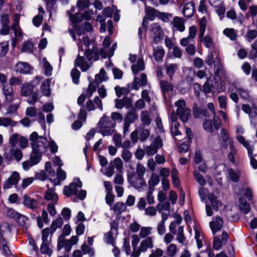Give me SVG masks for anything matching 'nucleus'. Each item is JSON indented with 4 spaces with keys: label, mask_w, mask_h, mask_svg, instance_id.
<instances>
[{
    "label": "nucleus",
    "mask_w": 257,
    "mask_h": 257,
    "mask_svg": "<svg viewBox=\"0 0 257 257\" xmlns=\"http://www.w3.org/2000/svg\"><path fill=\"white\" fill-rule=\"evenodd\" d=\"M165 67L166 69V73L171 80L173 75L178 69V65L176 64H166Z\"/></svg>",
    "instance_id": "nucleus-33"
},
{
    "label": "nucleus",
    "mask_w": 257,
    "mask_h": 257,
    "mask_svg": "<svg viewBox=\"0 0 257 257\" xmlns=\"http://www.w3.org/2000/svg\"><path fill=\"white\" fill-rule=\"evenodd\" d=\"M17 122L11 119L9 117H0V126L7 127L8 126L14 127L16 125Z\"/></svg>",
    "instance_id": "nucleus-29"
},
{
    "label": "nucleus",
    "mask_w": 257,
    "mask_h": 257,
    "mask_svg": "<svg viewBox=\"0 0 257 257\" xmlns=\"http://www.w3.org/2000/svg\"><path fill=\"white\" fill-rule=\"evenodd\" d=\"M71 75L73 82L75 84H78L79 83V79L80 75V72L76 68L73 69L71 72Z\"/></svg>",
    "instance_id": "nucleus-51"
},
{
    "label": "nucleus",
    "mask_w": 257,
    "mask_h": 257,
    "mask_svg": "<svg viewBox=\"0 0 257 257\" xmlns=\"http://www.w3.org/2000/svg\"><path fill=\"white\" fill-rule=\"evenodd\" d=\"M177 107V114L183 122H186L191 115V110L186 106L185 101L180 99L175 102Z\"/></svg>",
    "instance_id": "nucleus-4"
},
{
    "label": "nucleus",
    "mask_w": 257,
    "mask_h": 257,
    "mask_svg": "<svg viewBox=\"0 0 257 257\" xmlns=\"http://www.w3.org/2000/svg\"><path fill=\"white\" fill-rule=\"evenodd\" d=\"M70 12H68L70 19L74 24H76L81 22L84 18L86 20H89L90 19V16L86 12L84 13L83 15L80 13H76L73 15L71 14Z\"/></svg>",
    "instance_id": "nucleus-19"
},
{
    "label": "nucleus",
    "mask_w": 257,
    "mask_h": 257,
    "mask_svg": "<svg viewBox=\"0 0 257 257\" xmlns=\"http://www.w3.org/2000/svg\"><path fill=\"white\" fill-rule=\"evenodd\" d=\"M106 72L103 69H101L99 73L95 76V81L96 83H100L103 81L107 80L108 78L105 76Z\"/></svg>",
    "instance_id": "nucleus-41"
},
{
    "label": "nucleus",
    "mask_w": 257,
    "mask_h": 257,
    "mask_svg": "<svg viewBox=\"0 0 257 257\" xmlns=\"http://www.w3.org/2000/svg\"><path fill=\"white\" fill-rule=\"evenodd\" d=\"M21 136L17 133L12 135L9 139V143L12 147H15L19 143Z\"/></svg>",
    "instance_id": "nucleus-52"
},
{
    "label": "nucleus",
    "mask_w": 257,
    "mask_h": 257,
    "mask_svg": "<svg viewBox=\"0 0 257 257\" xmlns=\"http://www.w3.org/2000/svg\"><path fill=\"white\" fill-rule=\"evenodd\" d=\"M84 55L89 61L93 59L97 60L99 58V50L97 47H93L92 49H88Z\"/></svg>",
    "instance_id": "nucleus-17"
},
{
    "label": "nucleus",
    "mask_w": 257,
    "mask_h": 257,
    "mask_svg": "<svg viewBox=\"0 0 257 257\" xmlns=\"http://www.w3.org/2000/svg\"><path fill=\"white\" fill-rule=\"evenodd\" d=\"M207 110L204 107H199L197 104H194L193 107V114L195 118H199L201 115L207 116Z\"/></svg>",
    "instance_id": "nucleus-23"
},
{
    "label": "nucleus",
    "mask_w": 257,
    "mask_h": 257,
    "mask_svg": "<svg viewBox=\"0 0 257 257\" xmlns=\"http://www.w3.org/2000/svg\"><path fill=\"white\" fill-rule=\"evenodd\" d=\"M15 70L20 73L26 74L30 70V65L25 62H19L15 66Z\"/></svg>",
    "instance_id": "nucleus-24"
},
{
    "label": "nucleus",
    "mask_w": 257,
    "mask_h": 257,
    "mask_svg": "<svg viewBox=\"0 0 257 257\" xmlns=\"http://www.w3.org/2000/svg\"><path fill=\"white\" fill-rule=\"evenodd\" d=\"M141 119L144 125H149L151 123V119L150 118L149 112L147 111H142L141 114Z\"/></svg>",
    "instance_id": "nucleus-45"
},
{
    "label": "nucleus",
    "mask_w": 257,
    "mask_h": 257,
    "mask_svg": "<svg viewBox=\"0 0 257 257\" xmlns=\"http://www.w3.org/2000/svg\"><path fill=\"white\" fill-rule=\"evenodd\" d=\"M155 189H149L146 195V199L149 204H153L155 202L154 197L153 195Z\"/></svg>",
    "instance_id": "nucleus-60"
},
{
    "label": "nucleus",
    "mask_w": 257,
    "mask_h": 257,
    "mask_svg": "<svg viewBox=\"0 0 257 257\" xmlns=\"http://www.w3.org/2000/svg\"><path fill=\"white\" fill-rule=\"evenodd\" d=\"M42 154L39 153L38 152H35L34 151L32 150L31 153L30 160L32 162L33 164L37 165L38 164L42 159Z\"/></svg>",
    "instance_id": "nucleus-36"
},
{
    "label": "nucleus",
    "mask_w": 257,
    "mask_h": 257,
    "mask_svg": "<svg viewBox=\"0 0 257 257\" xmlns=\"http://www.w3.org/2000/svg\"><path fill=\"white\" fill-rule=\"evenodd\" d=\"M146 172V168L142 164L139 163L136 167V173L138 177H143Z\"/></svg>",
    "instance_id": "nucleus-57"
},
{
    "label": "nucleus",
    "mask_w": 257,
    "mask_h": 257,
    "mask_svg": "<svg viewBox=\"0 0 257 257\" xmlns=\"http://www.w3.org/2000/svg\"><path fill=\"white\" fill-rule=\"evenodd\" d=\"M165 54V51L161 46L154 48L153 55L156 61H161Z\"/></svg>",
    "instance_id": "nucleus-30"
},
{
    "label": "nucleus",
    "mask_w": 257,
    "mask_h": 257,
    "mask_svg": "<svg viewBox=\"0 0 257 257\" xmlns=\"http://www.w3.org/2000/svg\"><path fill=\"white\" fill-rule=\"evenodd\" d=\"M146 12L149 19L153 21L157 14V11L151 7H146Z\"/></svg>",
    "instance_id": "nucleus-49"
},
{
    "label": "nucleus",
    "mask_w": 257,
    "mask_h": 257,
    "mask_svg": "<svg viewBox=\"0 0 257 257\" xmlns=\"http://www.w3.org/2000/svg\"><path fill=\"white\" fill-rule=\"evenodd\" d=\"M97 126L99 133L103 136L111 135L114 132L115 123L111 119L104 114L98 122Z\"/></svg>",
    "instance_id": "nucleus-2"
},
{
    "label": "nucleus",
    "mask_w": 257,
    "mask_h": 257,
    "mask_svg": "<svg viewBox=\"0 0 257 257\" xmlns=\"http://www.w3.org/2000/svg\"><path fill=\"white\" fill-rule=\"evenodd\" d=\"M235 89L241 97L247 98L249 97V93L247 90L239 86H235Z\"/></svg>",
    "instance_id": "nucleus-59"
},
{
    "label": "nucleus",
    "mask_w": 257,
    "mask_h": 257,
    "mask_svg": "<svg viewBox=\"0 0 257 257\" xmlns=\"http://www.w3.org/2000/svg\"><path fill=\"white\" fill-rule=\"evenodd\" d=\"M128 181L134 188L138 189L146 186V183L143 177L134 176H128Z\"/></svg>",
    "instance_id": "nucleus-12"
},
{
    "label": "nucleus",
    "mask_w": 257,
    "mask_h": 257,
    "mask_svg": "<svg viewBox=\"0 0 257 257\" xmlns=\"http://www.w3.org/2000/svg\"><path fill=\"white\" fill-rule=\"evenodd\" d=\"M40 251L43 254H49L51 252L49 248V241L42 242L40 247Z\"/></svg>",
    "instance_id": "nucleus-62"
},
{
    "label": "nucleus",
    "mask_w": 257,
    "mask_h": 257,
    "mask_svg": "<svg viewBox=\"0 0 257 257\" xmlns=\"http://www.w3.org/2000/svg\"><path fill=\"white\" fill-rule=\"evenodd\" d=\"M194 175L197 182L201 185L204 186L206 184V181L204 177L198 171H194Z\"/></svg>",
    "instance_id": "nucleus-50"
},
{
    "label": "nucleus",
    "mask_w": 257,
    "mask_h": 257,
    "mask_svg": "<svg viewBox=\"0 0 257 257\" xmlns=\"http://www.w3.org/2000/svg\"><path fill=\"white\" fill-rule=\"evenodd\" d=\"M29 140L32 150L42 154L46 152L49 143L46 138L39 136L36 132H34L30 135Z\"/></svg>",
    "instance_id": "nucleus-1"
},
{
    "label": "nucleus",
    "mask_w": 257,
    "mask_h": 257,
    "mask_svg": "<svg viewBox=\"0 0 257 257\" xmlns=\"http://www.w3.org/2000/svg\"><path fill=\"white\" fill-rule=\"evenodd\" d=\"M74 65L76 67H80L82 71H87L90 67V65L85 61L84 56H81L79 54L75 59Z\"/></svg>",
    "instance_id": "nucleus-16"
},
{
    "label": "nucleus",
    "mask_w": 257,
    "mask_h": 257,
    "mask_svg": "<svg viewBox=\"0 0 257 257\" xmlns=\"http://www.w3.org/2000/svg\"><path fill=\"white\" fill-rule=\"evenodd\" d=\"M110 119L113 122H115V123H116V122L120 123L122 121L123 116L120 113L116 112H113L111 114V118Z\"/></svg>",
    "instance_id": "nucleus-58"
},
{
    "label": "nucleus",
    "mask_w": 257,
    "mask_h": 257,
    "mask_svg": "<svg viewBox=\"0 0 257 257\" xmlns=\"http://www.w3.org/2000/svg\"><path fill=\"white\" fill-rule=\"evenodd\" d=\"M220 135L223 142L225 144L224 145H222V147L226 149L227 148L226 144L228 143L229 145V141L230 140H233V139L229 137V135L227 131L224 128L221 129Z\"/></svg>",
    "instance_id": "nucleus-32"
},
{
    "label": "nucleus",
    "mask_w": 257,
    "mask_h": 257,
    "mask_svg": "<svg viewBox=\"0 0 257 257\" xmlns=\"http://www.w3.org/2000/svg\"><path fill=\"white\" fill-rule=\"evenodd\" d=\"M3 228H6L9 230V225L7 223H4L0 227V249L3 252V253L6 256L10 255L11 251L8 246V243L7 240L4 238L3 233L5 230Z\"/></svg>",
    "instance_id": "nucleus-7"
},
{
    "label": "nucleus",
    "mask_w": 257,
    "mask_h": 257,
    "mask_svg": "<svg viewBox=\"0 0 257 257\" xmlns=\"http://www.w3.org/2000/svg\"><path fill=\"white\" fill-rule=\"evenodd\" d=\"M89 6V0H78L77 2V6L79 11H82L87 8Z\"/></svg>",
    "instance_id": "nucleus-63"
},
{
    "label": "nucleus",
    "mask_w": 257,
    "mask_h": 257,
    "mask_svg": "<svg viewBox=\"0 0 257 257\" xmlns=\"http://www.w3.org/2000/svg\"><path fill=\"white\" fill-rule=\"evenodd\" d=\"M195 5L193 2L186 4L184 7L183 13L184 16L187 18L191 17L194 13Z\"/></svg>",
    "instance_id": "nucleus-20"
},
{
    "label": "nucleus",
    "mask_w": 257,
    "mask_h": 257,
    "mask_svg": "<svg viewBox=\"0 0 257 257\" xmlns=\"http://www.w3.org/2000/svg\"><path fill=\"white\" fill-rule=\"evenodd\" d=\"M157 214L156 208L152 206H150L145 209V215L149 216H154Z\"/></svg>",
    "instance_id": "nucleus-61"
},
{
    "label": "nucleus",
    "mask_w": 257,
    "mask_h": 257,
    "mask_svg": "<svg viewBox=\"0 0 257 257\" xmlns=\"http://www.w3.org/2000/svg\"><path fill=\"white\" fill-rule=\"evenodd\" d=\"M20 180V174L17 171L13 172L10 176L4 182L3 189L7 190L11 188L13 186H17Z\"/></svg>",
    "instance_id": "nucleus-8"
},
{
    "label": "nucleus",
    "mask_w": 257,
    "mask_h": 257,
    "mask_svg": "<svg viewBox=\"0 0 257 257\" xmlns=\"http://www.w3.org/2000/svg\"><path fill=\"white\" fill-rule=\"evenodd\" d=\"M178 171L176 168H173L171 171V178L172 183L175 187H178L180 184L179 178L178 177Z\"/></svg>",
    "instance_id": "nucleus-42"
},
{
    "label": "nucleus",
    "mask_w": 257,
    "mask_h": 257,
    "mask_svg": "<svg viewBox=\"0 0 257 257\" xmlns=\"http://www.w3.org/2000/svg\"><path fill=\"white\" fill-rule=\"evenodd\" d=\"M162 146V140L160 137L158 136L155 138L150 145L144 147V149L148 156H152L156 154L158 149L161 148Z\"/></svg>",
    "instance_id": "nucleus-6"
},
{
    "label": "nucleus",
    "mask_w": 257,
    "mask_h": 257,
    "mask_svg": "<svg viewBox=\"0 0 257 257\" xmlns=\"http://www.w3.org/2000/svg\"><path fill=\"white\" fill-rule=\"evenodd\" d=\"M34 91V86L29 83H26L22 85L21 88V94L23 96H30L32 94V97L28 99V102L30 104L34 105L38 99V93Z\"/></svg>",
    "instance_id": "nucleus-5"
},
{
    "label": "nucleus",
    "mask_w": 257,
    "mask_h": 257,
    "mask_svg": "<svg viewBox=\"0 0 257 257\" xmlns=\"http://www.w3.org/2000/svg\"><path fill=\"white\" fill-rule=\"evenodd\" d=\"M132 70L135 75L138 74L139 71H143L145 69V64L142 58H139L136 64L132 66Z\"/></svg>",
    "instance_id": "nucleus-25"
},
{
    "label": "nucleus",
    "mask_w": 257,
    "mask_h": 257,
    "mask_svg": "<svg viewBox=\"0 0 257 257\" xmlns=\"http://www.w3.org/2000/svg\"><path fill=\"white\" fill-rule=\"evenodd\" d=\"M239 208L245 214L248 213L250 210V204L243 199H240L239 200Z\"/></svg>",
    "instance_id": "nucleus-39"
},
{
    "label": "nucleus",
    "mask_w": 257,
    "mask_h": 257,
    "mask_svg": "<svg viewBox=\"0 0 257 257\" xmlns=\"http://www.w3.org/2000/svg\"><path fill=\"white\" fill-rule=\"evenodd\" d=\"M126 209L125 204L123 202H117L113 207V210L117 214H120Z\"/></svg>",
    "instance_id": "nucleus-47"
},
{
    "label": "nucleus",
    "mask_w": 257,
    "mask_h": 257,
    "mask_svg": "<svg viewBox=\"0 0 257 257\" xmlns=\"http://www.w3.org/2000/svg\"><path fill=\"white\" fill-rule=\"evenodd\" d=\"M47 187H48V190L45 192V199L48 201H50L51 203H57L58 197L57 193L55 192V188H49V185H47Z\"/></svg>",
    "instance_id": "nucleus-15"
},
{
    "label": "nucleus",
    "mask_w": 257,
    "mask_h": 257,
    "mask_svg": "<svg viewBox=\"0 0 257 257\" xmlns=\"http://www.w3.org/2000/svg\"><path fill=\"white\" fill-rule=\"evenodd\" d=\"M98 84V83H96L95 81L93 82L89 83L86 92V96L88 98L92 96L93 93L96 91Z\"/></svg>",
    "instance_id": "nucleus-44"
},
{
    "label": "nucleus",
    "mask_w": 257,
    "mask_h": 257,
    "mask_svg": "<svg viewBox=\"0 0 257 257\" xmlns=\"http://www.w3.org/2000/svg\"><path fill=\"white\" fill-rule=\"evenodd\" d=\"M82 185V182L80 180H77L76 182L70 184L69 186H65L63 190L64 195L67 196L72 194L76 195L78 193V188H80Z\"/></svg>",
    "instance_id": "nucleus-9"
},
{
    "label": "nucleus",
    "mask_w": 257,
    "mask_h": 257,
    "mask_svg": "<svg viewBox=\"0 0 257 257\" xmlns=\"http://www.w3.org/2000/svg\"><path fill=\"white\" fill-rule=\"evenodd\" d=\"M199 38L200 41L203 42V44L207 48H210L213 46L214 43L212 38L209 35L204 36L206 30V19L205 17L199 21Z\"/></svg>",
    "instance_id": "nucleus-3"
},
{
    "label": "nucleus",
    "mask_w": 257,
    "mask_h": 257,
    "mask_svg": "<svg viewBox=\"0 0 257 257\" xmlns=\"http://www.w3.org/2000/svg\"><path fill=\"white\" fill-rule=\"evenodd\" d=\"M160 182L159 176L156 173H153L148 181L149 189H154L155 186Z\"/></svg>",
    "instance_id": "nucleus-31"
},
{
    "label": "nucleus",
    "mask_w": 257,
    "mask_h": 257,
    "mask_svg": "<svg viewBox=\"0 0 257 257\" xmlns=\"http://www.w3.org/2000/svg\"><path fill=\"white\" fill-rule=\"evenodd\" d=\"M9 153L18 162L20 161L23 157L22 152L19 149H11L9 151Z\"/></svg>",
    "instance_id": "nucleus-37"
},
{
    "label": "nucleus",
    "mask_w": 257,
    "mask_h": 257,
    "mask_svg": "<svg viewBox=\"0 0 257 257\" xmlns=\"http://www.w3.org/2000/svg\"><path fill=\"white\" fill-rule=\"evenodd\" d=\"M9 50V43L4 42L0 43V56H5Z\"/></svg>",
    "instance_id": "nucleus-55"
},
{
    "label": "nucleus",
    "mask_w": 257,
    "mask_h": 257,
    "mask_svg": "<svg viewBox=\"0 0 257 257\" xmlns=\"http://www.w3.org/2000/svg\"><path fill=\"white\" fill-rule=\"evenodd\" d=\"M63 223V220L62 218L61 217H58L55 221H54L50 227L51 233L53 234L56 231L57 228L61 227Z\"/></svg>",
    "instance_id": "nucleus-35"
},
{
    "label": "nucleus",
    "mask_w": 257,
    "mask_h": 257,
    "mask_svg": "<svg viewBox=\"0 0 257 257\" xmlns=\"http://www.w3.org/2000/svg\"><path fill=\"white\" fill-rule=\"evenodd\" d=\"M81 249L83 254L88 253L90 257H92L94 255V252L93 249L90 247L85 243L82 245Z\"/></svg>",
    "instance_id": "nucleus-54"
},
{
    "label": "nucleus",
    "mask_w": 257,
    "mask_h": 257,
    "mask_svg": "<svg viewBox=\"0 0 257 257\" xmlns=\"http://www.w3.org/2000/svg\"><path fill=\"white\" fill-rule=\"evenodd\" d=\"M43 65L45 68V74L47 76H50L52 74V67L50 64L45 58L43 59Z\"/></svg>",
    "instance_id": "nucleus-53"
},
{
    "label": "nucleus",
    "mask_w": 257,
    "mask_h": 257,
    "mask_svg": "<svg viewBox=\"0 0 257 257\" xmlns=\"http://www.w3.org/2000/svg\"><path fill=\"white\" fill-rule=\"evenodd\" d=\"M160 86L165 98L166 97V93L169 91H172L174 88L171 83L165 80H160Z\"/></svg>",
    "instance_id": "nucleus-21"
},
{
    "label": "nucleus",
    "mask_w": 257,
    "mask_h": 257,
    "mask_svg": "<svg viewBox=\"0 0 257 257\" xmlns=\"http://www.w3.org/2000/svg\"><path fill=\"white\" fill-rule=\"evenodd\" d=\"M138 133L139 134V139L141 142H144L149 137L150 132L148 129L144 128H139Z\"/></svg>",
    "instance_id": "nucleus-40"
},
{
    "label": "nucleus",
    "mask_w": 257,
    "mask_h": 257,
    "mask_svg": "<svg viewBox=\"0 0 257 257\" xmlns=\"http://www.w3.org/2000/svg\"><path fill=\"white\" fill-rule=\"evenodd\" d=\"M141 250L145 252L147 250L148 248H152L153 247L152 239L150 237H147L145 240H143L140 244Z\"/></svg>",
    "instance_id": "nucleus-28"
},
{
    "label": "nucleus",
    "mask_w": 257,
    "mask_h": 257,
    "mask_svg": "<svg viewBox=\"0 0 257 257\" xmlns=\"http://www.w3.org/2000/svg\"><path fill=\"white\" fill-rule=\"evenodd\" d=\"M41 90L44 95L49 96L50 94V88L49 82H44L41 85Z\"/></svg>",
    "instance_id": "nucleus-56"
},
{
    "label": "nucleus",
    "mask_w": 257,
    "mask_h": 257,
    "mask_svg": "<svg viewBox=\"0 0 257 257\" xmlns=\"http://www.w3.org/2000/svg\"><path fill=\"white\" fill-rule=\"evenodd\" d=\"M228 174L231 180L234 182H238L239 181L240 172H235L233 169H229Z\"/></svg>",
    "instance_id": "nucleus-46"
},
{
    "label": "nucleus",
    "mask_w": 257,
    "mask_h": 257,
    "mask_svg": "<svg viewBox=\"0 0 257 257\" xmlns=\"http://www.w3.org/2000/svg\"><path fill=\"white\" fill-rule=\"evenodd\" d=\"M23 203L26 207L33 210H36L38 208L37 201L27 195H24L23 196Z\"/></svg>",
    "instance_id": "nucleus-18"
},
{
    "label": "nucleus",
    "mask_w": 257,
    "mask_h": 257,
    "mask_svg": "<svg viewBox=\"0 0 257 257\" xmlns=\"http://www.w3.org/2000/svg\"><path fill=\"white\" fill-rule=\"evenodd\" d=\"M236 139L240 144L242 145L247 149L248 156H250L251 155V151H253V147L250 146L248 142L240 135H236Z\"/></svg>",
    "instance_id": "nucleus-26"
},
{
    "label": "nucleus",
    "mask_w": 257,
    "mask_h": 257,
    "mask_svg": "<svg viewBox=\"0 0 257 257\" xmlns=\"http://www.w3.org/2000/svg\"><path fill=\"white\" fill-rule=\"evenodd\" d=\"M176 239L181 244H183L186 240V237L184 234V227L182 226H180L178 229Z\"/></svg>",
    "instance_id": "nucleus-43"
},
{
    "label": "nucleus",
    "mask_w": 257,
    "mask_h": 257,
    "mask_svg": "<svg viewBox=\"0 0 257 257\" xmlns=\"http://www.w3.org/2000/svg\"><path fill=\"white\" fill-rule=\"evenodd\" d=\"M177 252V246L175 244H171L167 248V254L169 256H174Z\"/></svg>",
    "instance_id": "nucleus-64"
},
{
    "label": "nucleus",
    "mask_w": 257,
    "mask_h": 257,
    "mask_svg": "<svg viewBox=\"0 0 257 257\" xmlns=\"http://www.w3.org/2000/svg\"><path fill=\"white\" fill-rule=\"evenodd\" d=\"M138 118V116L136 112L134 111H130L126 113L124 118V122L131 124L137 119Z\"/></svg>",
    "instance_id": "nucleus-34"
},
{
    "label": "nucleus",
    "mask_w": 257,
    "mask_h": 257,
    "mask_svg": "<svg viewBox=\"0 0 257 257\" xmlns=\"http://www.w3.org/2000/svg\"><path fill=\"white\" fill-rule=\"evenodd\" d=\"M223 34L229 37L232 41H234L236 38V34L233 29L227 28L224 30Z\"/></svg>",
    "instance_id": "nucleus-48"
},
{
    "label": "nucleus",
    "mask_w": 257,
    "mask_h": 257,
    "mask_svg": "<svg viewBox=\"0 0 257 257\" xmlns=\"http://www.w3.org/2000/svg\"><path fill=\"white\" fill-rule=\"evenodd\" d=\"M208 198L210 202L215 210H218L219 208L222 206V202L217 199L213 193H210L208 195Z\"/></svg>",
    "instance_id": "nucleus-22"
},
{
    "label": "nucleus",
    "mask_w": 257,
    "mask_h": 257,
    "mask_svg": "<svg viewBox=\"0 0 257 257\" xmlns=\"http://www.w3.org/2000/svg\"><path fill=\"white\" fill-rule=\"evenodd\" d=\"M2 91L5 96V101L8 102H12L14 98L13 87L8 84H5L3 86Z\"/></svg>",
    "instance_id": "nucleus-13"
},
{
    "label": "nucleus",
    "mask_w": 257,
    "mask_h": 257,
    "mask_svg": "<svg viewBox=\"0 0 257 257\" xmlns=\"http://www.w3.org/2000/svg\"><path fill=\"white\" fill-rule=\"evenodd\" d=\"M151 31L154 35V42L156 44L162 41L164 33L159 25L157 23L153 24L151 25Z\"/></svg>",
    "instance_id": "nucleus-10"
},
{
    "label": "nucleus",
    "mask_w": 257,
    "mask_h": 257,
    "mask_svg": "<svg viewBox=\"0 0 257 257\" xmlns=\"http://www.w3.org/2000/svg\"><path fill=\"white\" fill-rule=\"evenodd\" d=\"M223 224V219L219 216L216 217L214 220L211 221L209 224L213 234L220 230L222 227Z\"/></svg>",
    "instance_id": "nucleus-14"
},
{
    "label": "nucleus",
    "mask_w": 257,
    "mask_h": 257,
    "mask_svg": "<svg viewBox=\"0 0 257 257\" xmlns=\"http://www.w3.org/2000/svg\"><path fill=\"white\" fill-rule=\"evenodd\" d=\"M173 23L174 27L180 32H183L185 30L184 22L182 19L177 17H175L173 20Z\"/></svg>",
    "instance_id": "nucleus-38"
},
{
    "label": "nucleus",
    "mask_w": 257,
    "mask_h": 257,
    "mask_svg": "<svg viewBox=\"0 0 257 257\" xmlns=\"http://www.w3.org/2000/svg\"><path fill=\"white\" fill-rule=\"evenodd\" d=\"M57 178L54 180V185L56 186L60 184V182L66 179V173L61 168L58 167L57 169Z\"/></svg>",
    "instance_id": "nucleus-27"
},
{
    "label": "nucleus",
    "mask_w": 257,
    "mask_h": 257,
    "mask_svg": "<svg viewBox=\"0 0 257 257\" xmlns=\"http://www.w3.org/2000/svg\"><path fill=\"white\" fill-rule=\"evenodd\" d=\"M221 239L219 237L215 236L213 238V248L215 250H219L222 245L226 243L228 239V234L226 231H223L221 234Z\"/></svg>",
    "instance_id": "nucleus-11"
}]
</instances>
